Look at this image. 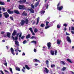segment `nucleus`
<instances>
[{
    "label": "nucleus",
    "instance_id": "1",
    "mask_svg": "<svg viewBox=\"0 0 74 74\" xmlns=\"http://www.w3.org/2000/svg\"><path fill=\"white\" fill-rule=\"evenodd\" d=\"M19 35V33H17V35L15 37V40H16L15 41V44L16 45L17 47H19L20 46L19 44V42L17 41V40H18V38Z\"/></svg>",
    "mask_w": 74,
    "mask_h": 74
},
{
    "label": "nucleus",
    "instance_id": "2",
    "mask_svg": "<svg viewBox=\"0 0 74 74\" xmlns=\"http://www.w3.org/2000/svg\"><path fill=\"white\" fill-rule=\"evenodd\" d=\"M28 22H29V20H28V19H26L25 20V21L24 20H22L20 22V24L21 26H23L25 23L27 25V24H28Z\"/></svg>",
    "mask_w": 74,
    "mask_h": 74
},
{
    "label": "nucleus",
    "instance_id": "3",
    "mask_svg": "<svg viewBox=\"0 0 74 74\" xmlns=\"http://www.w3.org/2000/svg\"><path fill=\"white\" fill-rule=\"evenodd\" d=\"M18 8L19 10H27V7L25 6V5H19Z\"/></svg>",
    "mask_w": 74,
    "mask_h": 74
},
{
    "label": "nucleus",
    "instance_id": "4",
    "mask_svg": "<svg viewBox=\"0 0 74 74\" xmlns=\"http://www.w3.org/2000/svg\"><path fill=\"white\" fill-rule=\"evenodd\" d=\"M18 3H19L20 4H24L25 3V4H28L29 3L28 2H26V0H23V1L20 0L18 1Z\"/></svg>",
    "mask_w": 74,
    "mask_h": 74
},
{
    "label": "nucleus",
    "instance_id": "5",
    "mask_svg": "<svg viewBox=\"0 0 74 74\" xmlns=\"http://www.w3.org/2000/svg\"><path fill=\"white\" fill-rule=\"evenodd\" d=\"M3 14L5 18H9V17L10 16V15H9V14H8L7 12L3 13Z\"/></svg>",
    "mask_w": 74,
    "mask_h": 74
},
{
    "label": "nucleus",
    "instance_id": "6",
    "mask_svg": "<svg viewBox=\"0 0 74 74\" xmlns=\"http://www.w3.org/2000/svg\"><path fill=\"white\" fill-rule=\"evenodd\" d=\"M7 12L9 14H14V11H11V9H10L7 10Z\"/></svg>",
    "mask_w": 74,
    "mask_h": 74
},
{
    "label": "nucleus",
    "instance_id": "7",
    "mask_svg": "<svg viewBox=\"0 0 74 74\" xmlns=\"http://www.w3.org/2000/svg\"><path fill=\"white\" fill-rule=\"evenodd\" d=\"M66 39H67V40L68 42H70V43L71 42V39H70V38L69 36H67Z\"/></svg>",
    "mask_w": 74,
    "mask_h": 74
},
{
    "label": "nucleus",
    "instance_id": "8",
    "mask_svg": "<svg viewBox=\"0 0 74 74\" xmlns=\"http://www.w3.org/2000/svg\"><path fill=\"white\" fill-rule=\"evenodd\" d=\"M51 42H49L47 43V47H48V48L49 50L50 49V48H51Z\"/></svg>",
    "mask_w": 74,
    "mask_h": 74
},
{
    "label": "nucleus",
    "instance_id": "9",
    "mask_svg": "<svg viewBox=\"0 0 74 74\" xmlns=\"http://www.w3.org/2000/svg\"><path fill=\"white\" fill-rule=\"evenodd\" d=\"M17 31L16 30H14L13 32L12 36H16L17 34Z\"/></svg>",
    "mask_w": 74,
    "mask_h": 74
},
{
    "label": "nucleus",
    "instance_id": "10",
    "mask_svg": "<svg viewBox=\"0 0 74 74\" xmlns=\"http://www.w3.org/2000/svg\"><path fill=\"white\" fill-rule=\"evenodd\" d=\"M10 51L12 53L13 55H15V53H14V50L13 49V48L11 47L10 48Z\"/></svg>",
    "mask_w": 74,
    "mask_h": 74
},
{
    "label": "nucleus",
    "instance_id": "11",
    "mask_svg": "<svg viewBox=\"0 0 74 74\" xmlns=\"http://www.w3.org/2000/svg\"><path fill=\"white\" fill-rule=\"evenodd\" d=\"M33 62L34 63H36L37 62H40V61L39 60L37 59H34L33 60Z\"/></svg>",
    "mask_w": 74,
    "mask_h": 74
},
{
    "label": "nucleus",
    "instance_id": "12",
    "mask_svg": "<svg viewBox=\"0 0 74 74\" xmlns=\"http://www.w3.org/2000/svg\"><path fill=\"white\" fill-rule=\"evenodd\" d=\"M57 8L58 9V10H59V11H61V10L63 8V7L62 6L60 7H58Z\"/></svg>",
    "mask_w": 74,
    "mask_h": 74
},
{
    "label": "nucleus",
    "instance_id": "13",
    "mask_svg": "<svg viewBox=\"0 0 74 74\" xmlns=\"http://www.w3.org/2000/svg\"><path fill=\"white\" fill-rule=\"evenodd\" d=\"M22 15L23 16H27V13H26V12H25V11H24L23 12V13L22 14Z\"/></svg>",
    "mask_w": 74,
    "mask_h": 74
},
{
    "label": "nucleus",
    "instance_id": "14",
    "mask_svg": "<svg viewBox=\"0 0 74 74\" xmlns=\"http://www.w3.org/2000/svg\"><path fill=\"white\" fill-rule=\"evenodd\" d=\"M39 4V1H38L37 2L35 3L34 5V6L35 7H36L38 6V5Z\"/></svg>",
    "mask_w": 74,
    "mask_h": 74
},
{
    "label": "nucleus",
    "instance_id": "15",
    "mask_svg": "<svg viewBox=\"0 0 74 74\" xmlns=\"http://www.w3.org/2000/svg\"><path fill=\"white\" fill-rule=\"evenodd\" d=\"M14 12L16 14H20V13H19V12L18 10H14Z\"/></svg>",
    "mask_w": 74,
    "mask_h": 74
},
{
    "label": "nucleus",
    "instance_id": "16",
    "mask_svg": "<svg viewBox=\"0 0 74 74\" xmlns=\"http://www.w3.org/2000/svg\"><path fill=\"white\" fill-rule=\"evenodd\" d=\"M39 21H40V17H38L37 19V22L36 24V25H38V23H39Z\"/></svg>",
    "mask_w": 74,
    "mask_h": 74
},
{
    "label": "nucleus",
    "instance_id": "17",
    "mask_svg": "<svg viewBox=\"0 0 74 74\" xmlns=\"http://www.w3.org/2000/svg\"><path fill=\"white\" fill-rule=\"evenodd\" d=\"M30 38V34H28L27 35L26 37V39H28V38Z\"/></svg>",
    "mask_w": 74,
    "mask_h": 74
},
{
    "label": "nucleus",
    "instance_id": "18",
    "mask_svg": "<svg viewBox=\"0 0 74 74\" xmlns=\"http://www.w3.org/2000/svg\"><path fill=\"white\" fill-rule=\"evenodd\" d=\"M57 41L58 44H59V45H60V42H61V40H59L58 39L57 40Z\"/></svg>",
    "mask_w": 74,
    "mask_h": 74
},
{
    "label": "nucleus",
    "instance_id": "19",
    "mask_svg": "<svg viewBox=\"0 0 74 74\" xmlns=\"http://www.w3.org/2000/svg\"><path fill=\"white\" fill-rule=\"evenodd\" d=\"M50 53L52 55H53L55 53L54 51L53 50H51Z\"/></svg>",
    "mask_w": 74,
    "mask_h": 74
},
{
    "label": "nucleus",
    "instance_id": "20",
    "mask_svg": "<svg viewBox=\"0 0 74 74\" xmlns=\"http://www.w3.org/2000/svg\"><path fill=\"white\" fill-rule=\"evenodd\" d=\"M10 34H11L9 32L7 33V36L9 38H10Z\"/></svg>",
    "mask_w": 74,
    "mask_h": 74
},
{
    "label": "nucleus",
    "instance_id": "21",
    "mask_svg": "<svg viewBox=\"0 0 74 74\" xmlns=\"http://www.w3.org/2000/svg\"><path fill=\"white\" fill-rule=\"evenodd\" d=\"M30 13L31 14H33L34 13V10L33 9H31L30 10Z\"/></svg>",
    "mask_w": 74,
    "mask_h": 74
},
{
    "label": "nucleus",
    "instance_id": "22",
    "mask_svg": "<svg viewBox=\"0 0 74 74\" xmlns=\"http://www.w3.org/2000/svg\"><path fill=\"white\" fill-rule=\"evenodd\" d=\"M66 60L67 61V62H69L70 63H72V62H71V60L70 59H66Z\"/></svg>",
    "mask_w": 74,
    "mask_h": 74
},
{
    "label": "nucleus",
    "instance_id": "23",
    "mask_svg": "<svg viewBox=\"0 0 74 74\" xmlns=\"http://www.w3.org/2000/svg\"><path fill=\"white\" fill-rule=\"evenodd\" d=\"M25 67L27 70H30V68L27 65H25Z\"/></svg>",
    "mask_w": 74,
    "mask_h": 74
},
{
    "label": "nucleus",
    "instance_id": "24",
    "mask_svg": "<svg viewBox=\"0 0 74 74\" xmlns=\"http://www.w3.org/2000/svg\"><path fill=\"white\" fill-rule=\"evenodd\" d=\"M0 5H5V3L3 2L0 1Z\"/></svg>",
    "mask_w": 74,
    "mask_h": 74
},
{
    "label": "nucleus",
    "instance_id": "25",
    "mask_svg": "<svg viewBox=\"0 0 74 74\" xmlns=\"http://www.w3.org/2000/svg\"><path fill=\"white\" fill-rule=\"evenodd\" d=\"M16 70L18 71H21V69H20V68L18 67H16Z\"/></svg>",
    "mask_w": 74,
    "mask_h": 74
},
{
    "label": "nucleus",
    "instance_id": "26",
    "mask_svg": "<svg viewBox=\"0 0 74 74\" xmlns=\"http://www.w3.org/2000/svg\"><path fill=\"white\" fill-rule=\"evenodd\" d=\"M60 63L61 64H62L63 65H65V64H66L64 63V62L63 61H61L60 62Z\"/></svg>",
    "mask_w": 74,
    "mask_h": 74
},
{
    "label": "nucleus",
    "instance_id": "27",
    "mask_svg": "<svg viewBox=\"0 0 74 74\" xmlns=\"http://www.w3.org/2000/svg\"><path fill=\"white\" fill-rule=\"evenodd\" d=\"M45 69L46 71V73H48V72H49V70H48V69H47V68H45Z\"/></svg>",
    "mask_w": 74,
    "mask_h": 74
},
{
    "label": "nucleus",
    "instance_id": "28",
    "mask_svg": "<svg viewBox=\"0 0 74 74\" xmlns=\"http://www.w3.org/2000/svg\"><path fill=\"white\" fill-rule=\"evenodd\" d=\"M37 32H38V29L36 28H35L34 29V32H35V33H37Z\"/></svg>",
    "mask_w": 74,
    "mask_h": 74
},
{
    "label": "nucleus",
    "instance_id": "29",
    "mask_svg": "<svg viewBox=\"0 0 74 74\" xmlns=\"http://www.w3.org/2000/svg\"><path fill=\"white\" fill-rule=\"evenodd\" d=\"M32 42L33 43H34L35 44H37V42L35 40L32 41Z\"/></svg>",
    "mask_w": 74,
    "mask_h": 74
},
{
    "label": "nucleus",
    "instance_id": "30",
    "mask_svg": "<svg viewBox=\"0 0 74 74\" xmlns=\"http://www.w3.org/2000/svg\"><path fill=\"white\" fill-rule=\"evenodd\" d=\"M40 26L41 27H44V26H45V25H44V24L43 23H42Z\"/></svg>",
    "mask_w": 74,
    "mask_h": 74
},
{
    "label": "nucleus",
    "instance_id": "31",
    "mask_svg": "<svg viewBox=\"0 0 74 74\" xmlns=\"http://www.w3.org/2000/svg\"><path fill=\"white\" fill-rule=\"evenodd\" d=\"M46 26H48V23H49V22L48 21H46Z\"/></svg>",
    "mask_w": 74,
    "mask_h": 74
},
{
    "label": "nucleus",
    "instance_id": "32",
    "mask_svg": "<svg viewBox=\"0 0 74 74\" xmlns=\"http://www.w3.org/2000/svg\"><path fill=\"white\" fill-rule=\"evenodd\" d=\"M46 64L47 65H49V61L48 60H47L46 61Z\"/></svg>",
    "mask_w": 74,
    "mask_h": 74
},
{
    "label": "nucleus",
    "instance_id": "33",
    "mask_svg": "<svg viewBox=\"0 0 74 74\" xmlns=\"http://www.w3.org/2000/svg\"><path fill=\"white\" fill-rule=\"evenodd\" d=\"M49 25H47V26H46L45 27V29H48L50 27Z\"/></svg>",
    "mask_w": 74,
    "mask_h": 74
},
{
    "label": "nucleus",
    "instance_id": "34",
    "mask_svg": "<svg viewBox=\"0 0 74 74\" xmlns=\"http://www.w3.org/2000/svg\"><path fill=\"white\" fill-rule=\"evenodd\" d=\"M45 12V11H41V14H42L43 15H44V13Z\"/></svg>",
    "mask_w": 74,
    "mask_h": 74
},
{
    "label": "nucleus",
    "instance_id": "35",
    "mask_svg": "<svg viewBox=\"0 0 74 74\" xmlns=\"http://www.w3.org/2000/svg\"><path fill=\"white\" fill-rule=\"evenodd\" d=\"M29 30H30V32H33V29H32V28H29Z\"/></svg>",
    "mask_w": 74,
    "mask_h": 74
},
{
    "label": "nucleus",
    "instance_id": "36",
    "mask_svg": "<svg viewBox=\"0 0 74 74\" xmlns=\"http://www.w3.org/2000/svg\"><path fill=\"white\" fill-rule=\"evenodd\" d=\"M10 19L11 20V21H13L14 20V18L12 17H10Z\"/></svg>",
    "mask_w": 74,
    "mask_h": 74
},
{
    "label": "nucleus",
    "instance_id": "37",
    "mask_svg": "<svg viewBox=\"0 0 74 74\" xmlns=\"http://www.w3.org/2000/svg\"><path fill=\"white\" fill-rule=\"evenodd\" d=\"M60 27H61V26H60V25L59 24L58 25H57V27L58 28V29H59V28H60Z\"/></svg>",
    "mask_w": 74,
    "mask_h": 74
},
{
    "label": "nucleus",
    "instance_id": "38",
    "mask_svg": "<svg viewBox=\"0 0 74 74\" xmlns=\"http://www.w3.org/2000/svg\"><path fill=\"white\" fill-rule=\"evenodd\" d=\"M66 69V67H63L62 68V70L63 71H64Z\"/></svg>",
    "mask_w": 74,
    "mask_h": 74
},
{
    "label": "nucleus",
    "instance_id": "39",
    "mask_svg": "<svg viewBox=\"0 0 74 74\" xmlns=\"http://www.w3.org/2000/svg\"><path fill=\"white\" fill-rule=\"evenodd\" d=\"M60 2H59L58 4L57 5V8L59 7V5H60Z\"/></svg>",
    "mask_w": 74,
    "mask_h": 74
},
{
    "label": "nucleus",
    "instance_id": "40",
    "mask_svg": "<svg viewBox=\"0 0 74 74\" xmlns=\"http://www.w3.org/2000/svg\"><path fill=\"white\" fill-rule=\"evenodd\" d=\"M36 38V37L34 36H32L31 38V39H33L34 38Z\"/></svg>",
    "mask_w": 74,
    "mask_h": 74
},
{
    "label": "nucleus",
    "instance_id": "41",
    "mask_svg": "<svg viewBox=\"0 0 74 74\" xmlns=\"http://www.w3.org/2000/svg\"><path fill=\"white\" fill-rule=\"evenodd\" d=\"M53 25H52V23H50L49 25V26H50V27H51V26H52Z\"/></svg>",
    "mask_w": 74,
    "mask_h": 74
},
{
    "label": "nucleus",
    "instance_id": "42",
    "mask_svg": "<svg viewBox=\"0 0 74 74\" xmlns=\"http://www.w3.org/2000/svg\"><path fill=\"white\" fill-rule=\"evenodd\" d=\"M51 67L52 68H53V67H55V64H51Z\"/></svg>",
    "mask_w": 74,
    "mask_h": 74
},
{
    "label": "nucleus",
    "instance_id": "43",
    "mask_svg": "<svg viewBox=\"0 0 74 74\" xmlns=\"http://www.w3.org/2000/svg\"><path fill=\"white\" fill-rule=\"evenodd\" d=\"M23 44H26V40L24 41L23 42Z\"/></svg>",
    "mask_w": 74,
    "mask_h": 74
},
{
    "label": "nucleus",
    "instance_id": "44",
    "mask_svg": "<svg viewBox=\"0 0 74 74\" xmlns=\"http://www.w3.org/2000/svg\"><path fill=\"white\" fill-rule=\"evenodd\" d=\"M54 52L55 55H56L57 53V50H55Z\"/></svg>",
    "mask_w": 74,
    "mask_h": 74
},
{
    "label": "nucleus",
    "instance_id": "45",
    "mask_svg": "<svg viewBox=\"0 0 74 74\" xmlns=\"http://www.w3.org/2000/svg\"><path fill=\"white\" fill-rule=\"evenodd\" d=\"M31 7L33 9H34V5L33 4H31Z\"/></svg>",
    "mask_w": 74,
    "mask_h": 74
},
{
    "label": "nucleus",
    "instance_id": "46",
    "mask_svg": "<svg viewBox=\"0 0 74 74\" xmlns=\"http://www.w3.org/2000/svg\"><path fill=\"white\" fill-rule=\"evenodd\" d=\"M71 30H73L74 31V27H71Z\"/></svg>",
    "mask_w": 74,
    "mask_h": 74
},
{
    "label": "nucleus",
    "instance_id": "47",
    "mask_svg": "<svg viewBox=\"0 0 74 74\" xmlns=\"http://www.w3.org/2000/svg\"><path fill=\"white\" fill-rule=\"evenodd\" d=\"M10 71L11 73H12V68H10Z\"/></svg>",
    "mask_w": 74,
    "mask_h": 74
},
{
    "label": "nucleus",
    "instance_id": "48",
    "mask_svg": "<svg viewBox=\"0 0 74 74\" xmlns=\"http://www.w3.org/2000/svg\"><path fill=\"white\" fill-rule=\"evenodd\" d=\"M63 26H65V27H67V25L66 24H64Z\"/></svg>",
    "mask_w": 74,
    "mask_h": 74
},
{
    "label": "nucleus",
    "instance_id": "49",
    "mask_svg": "<svg viewBox=\"0 0 74 74\" xmlns=\"http://www.w3.org/2000/svg\"><path fill=\"white\" fill-rule=\"evenodd\" d=\"M4 33H5V32L4 31H2L1 32V34H4Z\"/></svg>",
    "mask_w": 74,
    "mask_h": 74
},
{
    "label": "nucleus",
    "instance_id": "50",
    "mask_svg": "<svg viewBox=\"0 0 74 74\" xmlns=\"http://www.w3.org/2000/svg\"><path fill=\"white\" fill-rule=\"evenodd\" d=\"M25 38V36H23L21 37V39L23 40Z\"/></svg>",
    "mask_w": 74,
    "mask_h": 74
},
{
    "label": "nucleus",
    "instance_id": "51",
    "mask_svg": "<svg viewBox=\"0 0 74 74\" xmlns=\"http://www.w3.org/2000/svg\"><path fill=\"white\" fill-rule=\"evenodd\" d=\"M48 7H49V5H48V3H47L46 6V9H48Z\"/></svg>",
    "mask_w": 74,
    "mask_h": 74
},
{
    "label": "nucleus",
    "instance_id": "52",
    "mask_svg": "<svg viewBox=\"0 0 74 74\" xmlns=\"http://www.w3.org/2000/svg\"><path fill=\"white\" fill-rule=\"evenodd\" d=\"M2 10L3 11H4V12H5V8H2Z\"/></svg>",
    "mask_w": 74,
    "mask_h": 74
},
{
    "label": "nucleus",
    "instance_id": "53",
    "mask_svg": "<svg viewBox=\"0 0 74 74\" xmlns=\"http://www.w3.org/2000/svg\"><path fill=\"white\" fill-rule=\"evenodd\" d=\"M4 65L6 66H7V62L5 63H4Z\"/></svg>",
    "mask_w": 74,
    "mask_h": 74
},
{
    "label": "nucleus",
    "instance_id": "54",
    "mask_svg": "<svg viewBox=\"0 0 74 74\" xmlns=\"http://www.w3.org/2000/svg\"><path fill=\"white\" fill-rule=\"evenodd\" d=\"M6 72V73H8V74H9V72L8 71H7L6 70H4Z\"/></svg>",
    "mask_w": 74,
    "mask_h": 74
},
{
    "label": "nucleus",
    "instance_id": "55",
    "mask_svg": "<svg viewBox=\"0 0 74 74\" xmlns=\"http://www.w3.org/2000/svg\"><path fill=\"white\" fill-rule=\"evenodd\" d=\"M31 33H32V35H33V36H34V35H35V34L34 33V32H33H33H31Z\"/></svg>",
    "mask_w": 74,
    "mask_h": 74
},
{
    "label": "nucleus",
    "instance_id": "56",
    "mask_svg": "<svg viewBox=\"0 0 74 74\" xmlns=\"http://www.w3.org/2000/svg\"><path fill=\"white\" fill-rule=\"evenodd\" d=\"M32 9H29V8H28L27 10V11H30Z\"/></svg>",
    "mask_w": 74,
    "mask_h": 74
},
{
    "label": "nucleus",
    "instance_id": "57",
    "mask_svg": "<svg viewBox=\"0 0 74 74\" xmlns=\"http://www.w3.org/2000/svg\"><path fill=\"white\" fill-rule=\"evenodd\" d=\"M71 33H72V34H74V32L73 31H71Z\"/></svg>",
    "mask_w": 74,
    "mask_h": 74
},
{
    "label": "nucleus",
    "instance_id": "58",
    "mask_svg": "<svg viewBox=\"0 0 74 74\" xmlns=\"http://www.w3.org/2000/svg\"><path fill=\"white\" fill-rule=\"evenodd\" d=\"M66 34L67 36H70V34H69L67 33V32H66Z\"/></svg>",
    "mask_w": 74,
    "mask_h": 74
},
{
    "label": "nucleus",
    "instance_id": "59",
    "mask_svg": "<svg viewBox=\"0 0 74 74\" xmlns=\"http://www.w3.org/2000/svg\"><path fill=\"white\" fill-rule=\"evenodd\" d=\"M22 71H23V73H25V71H24V69H22Z\"/></svg>",
    "mask_w": 74,
    "mask_h": 74
},
{
    "label": "nucleus",
    "instance_id": "60",
    "mask_svg": "<svg viewBox=\"0 0 74 74\" xmlns=\"http://www.w3.org/2000/svg\"><path fill=\"white\" fill-rule=\"evenodd\" d=\"M21 37H22V34H20L19 35V38H21Z\"/></svg>",
    "mask_w": 74,
    "mask_h": 74
},
{
    "label": "nucleus",
    "instance_id": "61",
    "mask_svg": "<svg viewBox=\"0 0 74 74\" xmlns=\"http://www.w3.org/2000/svg\"><path fill=\"white\" fill-rule=\"evenodd\" d=\"M1 73H2V74H4V73H3V71H2L1 70Z\"/></svg>",
    "mask_w": 74,
    "mask_h": 74
},
{
    "label": "nucleus",
    "instance_id": "62",
    "mask_svg": "<svg viewBox=\"0 0 74 74\" xmlns=\"http://www.w3.org/2000/svg\"><path fill=\"white\" fill-rule=\"evenodd\" d=\"M64 32H66V27H65L64 28Z\"/></svg>",
    "mask_w": 74,
    "mask_h": 74
},
{
    "label": "nucleus",
    "instance_id": "63",
    "mask_svg": "<svg viewBox=\"0 0 74 74\" xmlns=\"http://www.w3.org/2000/svg\"><path fill=\"white\" fill-rule=\"evenodd\" d=\"M34 52H36V49H34Z\"/></svg>",
    "mask_w": 74,
    "mask_h": 74
},
{
    "label": "nucleus",
    "instance_id": "64",
    "mask_svg": "<svg viewBox=\"0 0 74 74\" xmlns=\"http://www.w3.org/2000/svg\"><path fill=\"white\" fill-rule=\"evenodd\" d=\"M57 69H60V67L59 66H57Z\"/></svg>",
    "mask_w": 74,
    "mask_h": 74
}]
</instances>
